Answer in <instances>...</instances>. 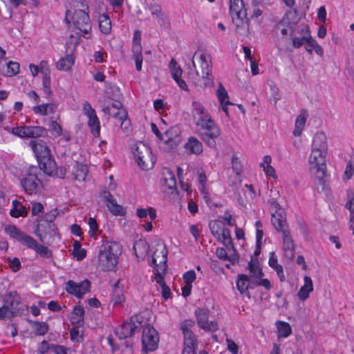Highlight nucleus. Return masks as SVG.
<instances>
[{
  "instance_id": "nucleus-2",
  "label": "nucleus",
  "mask_w": 354,
  "mask_h": 354,
  "mask_svg": "<svg viewBox=\"0 0 354 354\" xmlns=\"http://www.w3.org/2000/svg\"><path fill=\"white\" fill-rule=\"evenodd\" d=\"M88 12L89 7L86 0H76L71 3L65 16L66 23L73 25L86 39L91 37L92 26Z\"/></svg>"
},
{
  "instance_id": "nucleus-36",
  "label": "nucleus",
  "mask_w": 354,
  "mask_h": 354,
  "mask_svg": "<svg viewBox=\"0 0 354 354\" xmlns=\"http://www.w3.org/2000/svg\"><path fill=\"white\" fill-rule=\"evenodd\" d=\"M308 113L306 111H301L297 115L295 122V129L292 134L295 137H299L305 128L306 120L308 118Z\"/></svg>"
},
{
  "instance_id": "nucleus-24",
  "label": "nucleus",
  "mask_w": 354,
  "mask_h": 354,
  "mask_svg": "<svg viewBox=\"0 0 354 354\" xmlns=\"http://www.w3.org/2000/svg\"><path fill=\"white\" fill-rule=\"evenodd\" d=\"M236 285L239 292L248 298H250L249 290L256 288L255 281L252 280L248 275L243 274L237 276Z\"/></svg>"
},
{
  "instance_id": "nucleus-54",
  "label": "nucleus",
  "mask_w": 354,
  "mask_h": 354,
  "mask_svg": "<svg viewBox=\"0 0 354 354\" xmlns=\"http://www.w3.org/2000/svg\"><path fill=\"white\" fill-rule=\"evenodd\" d=\"M73 254L74 258L77 261H82L86 256V250L82 248L81 243L78 241H75L73 243Z\"/></svg>"
},
{
  "instance_id": "nucleus-41",
  "label": "nucleus",
  "mask_w": 354,
  "mask_h": 354,
  "mask_svg": "<svg viewBox=\"0 0 354 354\" xmlns=\"http://www.w3.org/2000/svg\"><path fill=\"white\" fill-rule=\"evenodd\" d=\"M195 326V322L192 319H185L180 324V330L183 335V339H189L196 338L192 331Z\"/></svg>"
},
{
  "instance_id": "nucleus-14",
  "label": "nucleus",
  "mask_w": 354,
  "mask_h": 354,
  "mask_svg": "<svg viewBox=\"0 0 354 354\" xmlns=\"http://www.w3.org/2000/svg\"><path fill=\"white\" fill-rule=\"evenodd\" d=\"M182 142L180 131L178 127H173L165 131L162 136V144L166 150L176 148Z\"/></svg>"
},
{
  "instance_id": "nucleus-62",
  "label": "nucleus",
  "mask_w": 354,
  "mask_h": 354,
  "mask_svg": "<svg viewBox=\"0 0 354 354\" xmlns=\"http://www.w3.org/2000/svg\"><path fill=\"white\" fill-rule=\"evenodd\" d=\"M80 326H76L71 328L70 331L71 339L73 342H80L82 339V331L80 330Z\"/></svg>"
},
{
  "instance_id": "nucleus-40",
  "label": "nucleus",
  "mask_w": 354,
  "mask_h": 354,
  "mask_svg": "<svg viewBox=\"0 0 354 354\" xmlns=\"http://www.w3.org/2000/svg\"><path fill=\"white\" fill-rule=\"evenodd\" d=\"M186 151L189 153L198 155L203 152L202 143L196 138L190 137L185 145Z\"/></svg>"
},
{
  "instance_id": "nucleus-9",
  "label": "nucleus",
  "mask_w": 354,
  "mask_h": 354,
  "mask_svg": "<svg viewBox=\"0 0 354 354\" xmlns=\"http://www.w3.org/2000/svg\"><path fill=\"white\" fill-rule=\"evenodd\" d=\"M10 132L21 138H39L44 137L47 134L46 129L41 126H27L21 124L19 126L7 129Z\"/></svg>"
},
{
  "instance_id": "nucleus-15",
  "label": "nucleus",
  "mask_w": 354,
  "mask_h": 354,
  "mask_svg": "<svg viewBox=\"0 0 354 354\" xmlns=\"http://www.w3.org/2000/svg\"><path fill=\"white\" fill-rule=\"evenodd\" d=\"M3 303L1 310V318L16 315L20 311L18 297L15 292H10L5 295Z\"/></svg>"
},
{
  "instance_id": "nucleus-52",
  "label": "nucleus",
  "mask_w": 354,
  "mask_h": 354,
  "mask_svg": "<svg viewBox=\"0 0 354 354\" xmlns=\"http://www.w3.org/2000/svg\"><path fill=\"white\" fill-rule=\"evenodd\" d=\"M32 243L27 244L26 247L34 250L37 254L43 257L48 258L50 257V252L48 248L44 245H39L35 239L32 238Z\"/></svg>"
},
{
  "instance_id": "nucleus-23",
  "label": "nucleus",
  "mask_w": 354,
  "mask_h": 354,
  "mask_svg": "<svg viewBox=\"0 0 354 354\" xmlns=\"http://www.w3.org/2000/svg\"><path fill=\"white\" fill-rule=\"evenodd\" d=\"M101 198L106 203L110 212L115 216H124L126 214L125 209L118 205L113 196L107 191L101 193Z\"/></svg>"
},
{
  "instance_id": "nucleus-56",
  "label": "nucleus",
  "mask_w": 354,
  "mask_h": 354,
  "mask_svg": "<svg viewBox=\"0 0 354 354\" xmlns=\"http://www.w3.org/2000/svg\"><path fill=\"white\" fill-rule=\"evenodd\" d=\"M88 124L93 136H98L100 133V122L97 116L89 118L88 120Z\"/></svg>"
},
{
  "instance_id": "nucleus-4",
  "label": "nucleus",
  "mask_w": 354,
  "mask_h": 354,
  "mask_svg": "<svg viewBox=\"0 0 354 354\" xmlns=\"http://www.w3.org/2000/svg\"><path fill=\"white\" fill-rule=\"evenodd\" d=\"M28 146L48 175H53L55 169V162L52 159L51 151L46 142L42 140H32Z\"/></svg>"
},
{
  "instance_id": "nucleus-1",
  "label": "nucleus",
  "mask_w": 354,
  "mask_h": 354,
  "mask_svg": "<svg viewBox=\"0 0 354 354\" xmlns=\"http://www.w3.org/2000/svg\"><path fill=\"white\" fill-rule=\"evenodd\" d=\"M191 117L197 128L205 130L202 135L203 141L212 148H215L216 139L221 134L218 125L212 119L208 110L198 101H193L192 104Z\"/></svg>"
},
{
  "instance_id": "nucleus-11",
  "label": "nucleus",
  "mask_w": 354,
  "mask_h": 354,
  "mask_svg": "<svg viewBox=\"0 0 354 354\" xmlns=\"http://www.w3.org/2000/svg\"><path fill=\"white\" fill-rule=\"evenodd\" d=\"M196 62L199 64L201 69V77L208 80H210L212 71V57L210 55L203 51H197L194 53L192 59V65L195 70Z\"/></svg>"
},
{
  "instance_id": "nucleus-28",
  "label": "nucleus",
  "mask_w": 354,
  "mask_h": 354,
  "mask_svg": "<svg viewBox=\"0 0 354 354\" xmlns=\"http://www.w3.org/2000/svg\"><path fill=\"white\" fill-rule=\"evenodd\" d=\"M216 94L221 109L227 116L229 115L228 106L231 105L232 102L230 101L227 91L221 82L218 84Z\"/></svg>"
},
{
  "instance_id": "nucleus-21",
  "label": "nucleus",
  "mask_w": 354,
  "mask_h": 354,
  "mask_svg": "<svg viewBox=\"0 0 354 354\" xmlns=\"http://www.w3.org/2000/svg\"><path fill=\"white\" fill-rule=\"evenodd\" d=\"M136 318H131L129 321L122 324L115 331L116 335L120 339H125L131 337L139 330L140 324L136 321Z\"/></svg>"
},
{
  "instance_id": "nucleus-5",
  "label": "nucleus",
  "mask_w": 354,
  "mask_h": 354,
  "mask_svg": "<svg viewBox=\"0 0 354 354\" xmlns=\"http://www.w3.org/2000/svg\"><path fill=\"white\" fill-rule=\"evenodd\" d=\"M131 152L133 159L142 170H149L153 168L156 158L149 146L142 142H137L132 145Z\"/></svg>"
},
{
  "instance_id": "nucleus-42",
  "label": "nucleus",
  "mask_w": 354,
  "mask_h": 354,
  "mask_svg": "<svg viewBox=\"0 0 354 354\" xmlns=\"http://www.w3.org/2000/svg\"><path fill=\"white\" fill-rule=\"evenodd\" d=\"M275 327L277 331L278 339L287 338L292 334L291 326L283 321H277L275 322Z\"/></svg>"
},
{
  "instance_id": "nucleus-53",
  "label": "nucleus",
  "mask_w": 354,
  "mask_h": 354,
  "mask_svg": "<svg viewBox=\"0 0 354 354\" xmlns=\"http://www.w3.org/2000/svg\"><path fill=\"white\" fill-rule=\"evenodd\" d=\"M100 31L105 34H109L111 30V22L107 15L103 14L98 18Z\"/></svg>"
},
{
  "instance_id": "nucleus-64",
  "label": "nucleus",
  "mask_w": 354,
  "mask_h": 354,
  "mask_svg": "<svg viewBox=\"0 0 354 354\" xmlns=\"http://www.w3.org/2000/svg\"><path fill=\"white\" fill-rule=\"evenodd\" d=\"M49 129L52 135L55 137L61 136L62 131H64L61 127V125L56 121H53L50 126Z\"/></svg>"
},
{
  "instance_id": "nucleus-16",
  "label": "nucleus",
  "mask_w": 354,
  "mask_h": 354,
  "mask_svg": "<svg viewBox=\"0 0 354 354\" xmlns=\"http://www.w3.org/2000/svg\"><path fill=\"white\" fill-rule=\"evenodd\" d=\"M230 14L235 26L236 32L241 35H247L249 33L250 24L247 17L246 10L230 12Z\"/></svg>"
},
{
  "instance_id": "nucleus-19",
  "label": "nucleus",
  "mask_w": 354,
  "mask_h": 354,
  "mask_svg": "<svg viewBox=\"0 0 354 354\" xmlns=\"http://www.w3.org/2000/svg\"><path fill=\"white\" fill-rule=\"evenodd\" d=\"M65 290L68 294L80 299L89 292L90 282L87 279L79 283L69 280L66 283Z\"/></svg>"
},
{
  "instance_id": "nucleus-33",
  "label": "nucleus",
  "mask_w": 354,
  "mask_h": 354,
  "mask_svg": "<svg viewBox=\"0 0 354 354\" xmlns=\"http://www.w3.org/2000/svg\"><path fill=\"white\" fill-rule=\"evenodd\" d=\"M283 235V250L285 256L291 259L295 257V244L290 232L282 234Z\"/></svg>"
},
{
  "instance_id": "nucleus-57",
  "label": "nucleus",
  "mask_w": 354,
  "mask_h": 354,
  "mask_svg": "<svg viewBox=\"0 0 354 354\" xmlns=\"http://www.w3.org/2000/svg\"><path fill=\"white\" fill-rule=\"evenodd\" d=\"M229 9L230 12L246 10L243 0H229Z\"/></svg>"
},
{
  "instance_id": "nucleus-35",
  "label": "nucleus",
  "mask_w": 354,
  "mask_h": 354,
  "mask_svg": "<svg viewBox=\"0 0 354 354\" xmlns=\"http://www.w3.org/2000/svg\"><path fill=\"white\" fill-rule=\"evenodd\" d=\"M75 58L73 54L68 53L56 62V68L59 71H70L75 64Z\"/></svg>"
},
{
  "instance_id": "nucleus-49",
  "label": "nucleus",
  "mask_w": 354,
  "mask_h": 354,
  "mask_svg": "<svg viewBox=\"0 0 354 354\" xmlns=\"http://www.w3.org/2000/svg\"><path fill=\"white\" fill-rule=\"evenodd\" d=\"M269 266L274 269L281 281H284L285 277L283 274V267L279 265L277 263V258L274 252L270 253V257L268 261Z\"/></svg>"
},
{
  "instance_id": "nucleus-43",
  "label": "nucleus",
  "mask_w": 354,
  "mask_h": 354,
  "mask_svg": "<svg viewBox=\"0 0 354 354\" xmlns=\"http://www.w3.org/2000/svg\"><path fill=\"white\" fill-rule=\"evenodd\" d=\"M20 65L17 62L9 61L1 68V74L6 77H13L19 72Z\"/></svg>"
},
{
  "instance_id": "nucleus-26",
  "label": "nucleus",
  "mask_w": 354,
  "mask_h": 354,
  "mask_svg": "<svg viewBox=\"0 0 354 354\" xmlns=\"http://www.w3.org/2000/svg\"><path fill=\"white\" fill-rule=\"evenodd\" d=\"M311 36V32L308 26L301 27L297 33L291 38L292 44L294 48H299L305 46L309 37Z\"/></svg>"
},
{
  "instance_id": "nucleus-48",
  "label": "nucleus",
  "mask_w": 354,
  "mask_h": 354,
  "mask_svg": "<svg viewBox=\"0 0 354 354\" xmlns=\"http://www.w3.org/2000/svg\"><path fill=\"white\" fill-rule=\"evenodd\" d=\"M165 274H158L154 275V280L158 283L161 288V295L165 299H167L171 297L170 288L165 283Z\"/></svg>"
},
{
  "instance_id": "nucleus-27",
  "label": "nucleus",
  "mask_w": 354,
  "mask_h": 354,
  "mask_svg": "<svg viewBox=\"0 0 354 354\" xmlns=\"http://www.w3.org/2000/svg\"><path fill=\"white\" fill-rule=\"evenodd\" d=\"M310 150L328 153L326 135L322 132H317L313 136Z\"/></svg>"
},
{
  "instance_id": "nucleus-37",
  "label": "nucleus",
  "mask_w": 354,
  "mask_h": 354,
  "mask_svg": "<svg viewBox=\"0 0 354 354\" xmlns=\"http://www.w3.org/2000/svg\"><path fill=\"white\" fill-rule=\"evenodd\" d=\"M248 268L250 273L248 276L253 281H257L263 276L261 265L257 259L252 258L248 263Z\"/></svg>"
},
{
  "instance_id": "nucleus-39",
  "label": "nucleus",
  "mask_w": 354,
  "mask_h": 354,
  "mask_svg": "<svg viewBox=\"0 0 354 354\" xmlns=\"http://www.w3.org/2000/svg\"><path fill=\"white\" fill-rule=\"evenodd\" d=\"M272 157L269 155L264 156L260 163V167L263 169L266 176L277 178L274 168L271 165Z\"/></svg>"
},
{
  "instance_id": "nucleus-45",
  "label": "nucleus",
  "mask_w": 354,
  "mask_h": 354,
  "mask_svg": "<svg viewBox=\"0 0 354 354\" xmlns=\"http://www.w3.org/2000/svg\"><path fill=\"white\" fill-rule=\"evenodd\" d=\"M84 310L83 307L77 306L71 313V322L75 326H82L84 323Z\"/></svg>"
},
{
  "instance_id": "nucleus-51",
  "label": "nucleus",
  "mask_w": 354,
  "mask_h": 354,
  "mask_svg": "<svg viewBox=\"0 0 354 354\" xmlns=\"http://www.w3.org/2000/svg\"><path fill=\"white\" fill-rule=\"evenodd\" d=\"M149 245L146 241L140 239L137 241L133 246V250L138 258H143L147 253Z\"/></svg>"
},
{
  "instance_id": "nucleus-8",
  "label": "nucleus",
  "mask_w": 354,
  "mask_h": 354,
  "mask_svg": "<svg viewBox=\"0 0 354 354\" xmlns=\"http://www.w3.org/2000/svg\"><path fill=\"white\" fill-rule=\"evenodd\" d=\"M328 153L310 150L308 158L310 174L319 182H322L326 174V156Z\"/></svg>"
},
{
  "instance_id": "nucleus-32",
  "label": "nucleus",
  "mask_w": 354,
  "mask_h": 354,
  "mask_svg": "<svg viewBox=\"0 0 354 354\" xmlns=\"http://www.w3.org/2000/svg\"><path fill=\"white\" fill-rule=\"evenodd\" d=\"M88 167L86 165L74 161L71 170L73 178L78 181L86 180L88 176Z\"/></svg>"
},
{
  "instance_id": "nucleus-46",
  "label": "nucleus",
  "mask_w": 354,
  "mask_h": 354,
  "mask_svg": "<svg viewBox=\"0 0 354 354\" xmlns=\"http://www.w3.org/2000/svg\"><path fill=\"white\" fill-rule=\"evenodd\" d=\"M136 214L140 219H144L149 216L151 221H154L157 218L156 210L153 207H147L146 208L138 207Z\"/></svg>"
},
{
  "instance_id": "nucleus-25",
  "label": "nucleus",
  "mask_w": 354,
  "mask_h": 354,
  "mask_svg": "<svg viewBox=\"0 0 354 354\" xmlns=\"http://www.w3.org/2000/svg\"><path fill=\"white\" fill-rule=\"evenodd\" d=\"M169 68L170 74L178 86L182 90L188 91L187 83L182 79L183 70L174 58L171 59Z\"/></svg>"
},
{
  "instance_id": "nucleus-44",
  "label": "nucleus",
  "mask_w": 354,
  "mask_h": 354,
  "mask_svg": "<svg viewBox=\"0 0 354 354\" xmlns=\"http://www.w3.org/2000/svg\"><path fill=\"white\" fill-rule=\"evenodd\" d=\"M305 50L310 54L315 51V53L319 57H323L324 54V49L320 46L316 39L311 35L306 44H305Z\"/></svg>"
},
{
  "instance_id": "nucleus-63",
  "label": "nucleus",
  "mask_w": 354,
  "mask_h": 354,
  "mask_svg": "<svg viewBox=\"0 0 354 354\" xmlns=\"http://www.w3.org/2000/svg\"><path fill=\"white\" fill-rule=\"evenodd\" d=\"M232 167L233 171L239 175L242 170V165L241 163L240 158L237 154H234L232 157Z\"/></svg>"
},
{
  "instance_id": "nucleus-55",
  "label": "nucleus",
  "mask_w": 354,
  "mask_h": 354,
  "mask_svg": "<svg viewBox=\"0 0 354 354\" xmlns=\"http://www.w3.org/2000/svg\"><path fill=\"white\" fill-rule=\"evenodd\" d=\"M89 227L88 234L91 237L96 239L97 232L99 230V225L96 219L93 217H89L87 221Z\"/></svg>"
},
{
  "instance_id": "nucleus-20",
  "label": "nucleus",
  "mask_w": 354,
  "mask_h": 354,
  "mask_svg": "<svg viewBox=\"0 0 354 354\" xmlns=\"http://www.w3.org/2000/svg\"><path fill=\"white\" fill-rule=\"evenodd\" d=\"M5 233L11 239H14L26 246L27 244L32 243V237L23 232L15 225H8L4 228Z\"/></svg>"
},
{
  "instance_id": "nucleus-38",
  "label": "nucleus",
  "mask_w": 354,
  "mask_h": 354,
  "mask_svg": "<svg viewBox=\"0 0 354 354\" xmlns=\"http://www.w3.org/2000/svg\"><path fill=\"white\" fill-rule=\"evenodd\" d=\"M124 301L125 296L123 286L120 284V281L118 280L114 286L112 302L113 306H120L124 302Z\"/></svg>"
},
{
  "instance_id": "nucleus-31",
  "label": "nucleus",
  "mask_w": 354,
  "mask_h": 354,
  "mask_svg": "<svg viewBox=\"0 0 354 354\" xmlns=\"http://www.w3.org/2000/svg\"><path fill=\"white\" fill-rule=\"evenodd\" d=\"M196 279V274L193 270H189L183 274L185 285L182 287V295L184 297L190 295L192 289V283Z\"/></svg>"
},
{
  "instance_id": "nucleus-58",
  "label": "nucleus",
  "mask_w": 354,
  "mask_h": 354,
  "mask_svg": "<svg viewBox=\"0 0 354 354\" xmlns=\"http://www.w3.org/2000/svg\"><path fill=\"white\" fill-rule=\"evenodd\" d=\"M55 354H76L75 350L59 345H51L49 348Z\"/></svg>"
},
{
  "instance_id": "nucleus-12",
  "label": "nucleus",
  "mask_w": 354,
  "mask_h": 354,
  "mask_svg": "<svg viewBox=\"0 0 354 354\" xmlns=\"http://www.w3.org/2000/svg\"><path fill=\"white\" fill-rule=\"evenodd\" d=\"M210 231L214 236L226 247L233 248L232 241L230 236V232L225 228L224 224L221 221H211L209 224Z\"/></svg>"
},
{
  "instance_id": "nucleus-47",
  "label": "nucleus",
  "mask_w": 354,
  "mask_h": 354,
  "mask_svg": "<svg viewBox=\"0 0 354 354\" xmlns=\"http://www.w3.org/2000/svg\"><path fill=\"white\" fill-rule=\"evenodd\" d=\"M12 208L10 211V215L14 218L26 216L28 214V209L17 200L12 201Z\"/></svg>"
},
{
  "instance_id": "nucleus-17",
  "label": "nucleus",
  "mask_w": 354,
  "mask_h": 354,
  "mask_svg": "<svg viewBox=\"0 0 354 354\" xmlns=\"http://www.w3.org/2000/svg\"><path fill=\"white\" fill-rule=\"evenodd\" d=\"M160 185L162 191L165 194H172L176 192V180L171 169H162Z\"/></svg>"
},
{
  "instance_id": "nucleus-10",
  "label": "nucleus",
  "mask_w": 354,
  "mask_h": 354,
  "mask_svg": "<svg viewBox=\"0 0 354 354\" xmlns=\"http://www.w3.org/2000/svg\"><path fill=\"white\" fill-rule=\"evenodd\" d=\"M159 342V334L151 325L146 326L142 330V351L152 352L157 349Z\"/></svg>"
},
{
  "instance_id": "nucleus-29",
  "label": "nucleus",
  "mask_w": 354,
  "mask_h": 354,
  "mask_svg": "<svg viewBox=\"0 0 354 354\" xmlns=\"http://www.w3.org/2000/svg\"><path fill=\"white\" fill-rule=\"evenodd\" d=\"M303 280L304 284L300 287L297 292V297L301 301L307 300L314 290L313 282L310 277L304 276Z\"/></svg>"
},
{
  "instance_id": "nucleus-34",
  "label": "nucleus",
  "mask_w": 354,
  "mask_h": 354,
  "mask_svg": "<svg viewBox=\"0 0 354 354\" xmlns=\"http://www.w3.org/2000/svg\"><path fill=\"white\" fill-rule=\"evenodd\" d=\"M207 179L204 171L202 169H198L197 171L198 189L201 192L203 198L207 203L209 201V194L207 189Z\"/></svg>"
},
{
  "instance_id": "nucleus-13",
  "label": "nucleus",
  "mask_w": 354,
  "mask_h": 354,
  "mask_svg": "<svg viewBox=\"0 0 354 354\" xmlns=\"http://www.w3.org/2000/svg\"><path fill=\"white\" fill-rule=\"evenodd\" d=\"M195 316L199 328L208 332H215L218 329L216 321H209V310L206 308H198L195 310Z\"/></svg>"
},
{
  "instance_id": "nucleus-22",
  "label": "nucleus",
  "mask_w": 354,
  "mask_h": 354,
  "mask_svg": "<svg viewBox=\"0 0 354 354\" xmlns=\"http://www.w3.org/2000/svg\"><path fill=\"white\" fill-rule=\"evenodd\" d=\"M271 222L275 230L282 234L288 232V227L286 222V214L282 208H278L272 214Z\"/></svg>"
},
{
  "instance_id": "nucleus-59",
  "label": "nucleus",
  "mask_w": 354,
  "mask_h": 354,
  "mask_svg": "<svg viewBox=\"0 0 354 354\" xmlns=\"http://www.w3.org/2000/svg\"><path fill=\"white\" fill-rule=\"evenodd\" d=\"M32 328L35 333L38 335H45L48 330V326L45 322H35L32 324Z\"/></svg>"
},
{
  "instance_id": "nucleus-61",
  "label": "nucleus",
  "mask_w": 354,
  "mask_h": 354,
  "mask_svg": "<svg viewBox=\"0 0 354 354\" xmlns=\"http://www.w3.org/2000/svg\"><path fill=\"white\" fill-rule=\"evenodd\" d=\"M42 75L43 91L46 95H50L52 93V89L50 86V74H46Z\"/></svg>"
},
{
  "instance_id": "nucleus-50",
  "label": "nucleus",
  "mask_w": 354,
  "mask_h": 354,
  "mask_svg": "<svg viewBox=\"0 0 354 354\" xmlns=\"http://www.w3.org/2000/svg\"><path fill=\"white\" fill-rule=\"evenodd\" d=\"M197 347V338L183 339L182 354H196Z\"/></svg>"
},
{
  "instance_id": "nucleus-18",
  "label": "nucleus",
  "mask_w": 354,
  "mask_h": 354,
  "mask_svg": "<svg viewBox=\"0 0 354 354\" xmlns=\"http://www.w3.org/2000/svg\"><path fill=\"white\" fill-rule=\"evenodd\" d=\"M21 185L28 194H37L39 190L40 181L35 174L30 170L26 171L20 178Z\"/></svg>"
},
{
  "instance_id": "nucleus-7",
  "label": "nucleus",
  "mask_w": 354,
  "mask_h": 354,
  "mask_svg": "<svg viewBox=\"0 0 354 354\" xmlns=\"http://www.w3.org/2000/svg\"><path fill=\"white\" fill-rule=\"evenodd\" d=\"M149 265L153 268V274H166L167 265V250L165 244L160 241L152 246L150 250Z\"/></svg>"
},
{
  "instance_id": "nucleus-3",
  "label": "nucleus",
  "mask_w": 354,
  "mask_h": 354,
  "mask_svg": "<svg viewBox=\"0 0 354 354\" xmlns=\"http://www.w3.org/2000/svg\"><path fill=\"white\" fill-rule=\"evenodd\" d=\"M121 253L122 249L118 243L102 240L97 254V268L104 272L115 271Z\"/></svg>"
},
{
  "instance_id": "nucleus-60",
  "label": "nucleus",
  "mask_w": 354,
  "mask_h": 354,
  "mask_svg": "<svg viewBox=\"0 0 354 354\" xmlns=\"http://www.w3.org/2000/svg\"><path fill=\"white\" fill-rule=\"evenodd\" d=\"M80 35L79 33L71 35L66 41V46L68 49L74 50L80 44Z\"/></svg>"
},
{
  "instance_id": "nucleus-30",
  "label": "nucleus",
  "mask_w": 354,
  "mask_h": 354,
  "mask_svg": "<svg viewBox=\"0 0 354 354\" xmlns=\"http://www.w3.org/2000/svg\"><path fill=\"white\" fill-rule=\"evenodd\" d=\"M36 115L46 116L53 114L57 109L55 103H42L29 106Z\"/></svg>"
},
{
  "instance_id": "nucleus-6",
  "label": "nucleus",
  "mask_w": 354,
  "mask_h": 354,
  "mask_svg": "<svg viewBox=\"0 0 354 354\" xmlns=\"http://www.w3.org/2000/svg\"><path fill=\"white\" fill-rule=\"evenodd\" d=\"M102 111L107 118L111 117L115 118L124 131L128 132L130 130L131 123L128 118L127 112L122 107L120 102L117 101L104 102L102 104Z\"/></svg>"
}]
</instances>
